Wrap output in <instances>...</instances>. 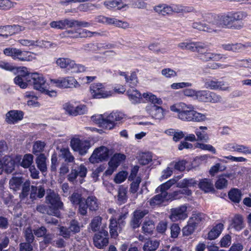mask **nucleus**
I'll return each mask as SVG.
<instances>
[{
  "label": "nucleus",
  "instance_id": "f257e3e1",
  "mask_svg": "<svg viewBox=\"0 0 251 251\" xmlns=\"http://www.w3.org/2000/svg\"><path fill=\"white\" fill-rule=\"evenodd\" d=\"M170 109L176 113V117L182 121L202 122L207 120V114L197 111L192 104L178 102L171 105Z\"/></svg>",
  "mask_w": 251,
  "mask_h": 251
},
{
  "label": "nucleus",
  "instance_id": "f03ea898",
  "mask_svg": "<svg viewBox=\"0 0 251 251\" xmlns=\"http://www.w3.org/2000/svg\"><path fill=\"white\" fill-rule=\"evenodd\" d=\"M178 47L182 50L197 51L198 57L204 61H218L226 58L224 54L210 52L207 50V45L202 42H181L178 44Z\"/></svg>",
  "mask_w": 251,
  "mask_h": 251
},
{
  "label": "nucleus",
  "instance_id": "7ed1b4c3",
  "mask_svg": "<svg viewBox=\"0 0 251 251\" xmlns=\"http://www.w3.org/2000/svg\"><path fill=\"white\" fill-rule=\"evenodd\" d=\"M209 19H210V25L215 29L213 32H217L220 28L225 26L233 27L235 29H240L243 26V24L233 25V20L231 13L229 12L221 15L213 16L209 15Z\"/></svg>",
  "mask_w": 251,
  "mask_h": 251
},
{
  "label": "nucleus",
  "instance_id": "20e7f679",
  "mask_svg": "<svg viewBox=\"0 0 251 251\" xmlns=\"http://www.w3.org/2000/svg\"><path fill=\"white\" fill-rule=\"evenodd\" d=\"M46 202L50 204L48 213L56 217L60 216V210L63 208V203L61 201L59 195L54 191L49 189L47 192Z\"/></svg>",
  "mask_w": 251,
  "mask_h": 251
},
{
  "label": "nucleus",
  "instance_id": "39448f33",
  "mask_svg": "<svg viewBox=\"0 0 251 251\" xmlns=\"http://www.w3.org/2000/svg\"><path fill=\"white\" fill-rule=\"evenodd\" d=\"M57 66L61 69H66L67 72L71 73L78 74L85 72L87 68L85 66L76 63L75 62L69 58L59 57L55 61Z\"/></svg>",
  "mask_w": 251,
  "mask_h": 251
},
{
  "label": "nucleus",
  "instance_id": "423d86ee",
  "mask_svg": "<svg viewBox=\"0 0 251 251\" xmlns=\"http://www.w3.org/2000/svg\"><path fill=\"white\" fill-rule=\"evenodd\" d=\"M110 212H114L112 217L110 219V233L112 238H116L118 232H120L125 225L124 220L126 217L127 213H117L114 210H109Z\"/></svg>",
  "mask_w": 251,
  "mask_h": 251
},
{
  "label": "nucleus",
  "instance_id": "0eeeda50",
  "mask_svg": "<svg viewBox=\"0 0 251 251\" xmlns=\"http://www.w3.org/2000/svg\"><path fill=\"white\" fill-rule=\"evenodd\" d=\"M110 86L104 83H95L90 87V93L94 99H105L114 94Z\"/></svg>",
  "mask_w": 251,
  "mask_h": 251
},
{
  "label": "nucleus",
  "instance_id": "6e6552de",
  "mask_svg": "<svg viewBox=\"0 0 251 251\" xmlns=\"http://www.w3.org/2000/svg\"><path fill=\"white\" fill-rule=\"evenodd\" d=\"M14 74H19L15 77L14 81L15 84L18 85L22 89L27 88L28 83L31 80V76L25 67H18L15 68Z\"/></svg>",
  "mask_w": 251,
  "mask_h": 251
},
{
  "label": "nucleus",
  "instance_id": "1a4fd4ad",
  "mask_svg": "<svg viewBox=\"0 0 251 251\" xmlns=\"http://www.w3.org/2000/svg\"><path fill=\"white\" fill-rule=\"evenodd\" d=\"M50 82L55 86L61 88H77L80 86L78 82L73 76L52 79H50Z\"/></svg>",
  "mask_w": 251,
  "mask_h": 251
},
{
  "label": "nucleus",
  "instance_id": "9d476101",
  "mask_svg": "<svg viewBox=\"0 0 251 251\" xmlns=\"http://www.w3.org/2000/svg\"><path fill=\"white\" fill-rule=\"evenodd\" d=\"M109 150L105 146L96 148L89 157V161L93 164L106 160L109 156Z\"/></svg>",
  "mask_w": 251,
  "mask_h": 251
},
{
  "label": "nucleus",
  "instance_id": "9b49d317",
  "mask_svg": "<svg viewBox=\"0 0 251 251\" xmlns=\"http://www.w3.org/2000/svg\"><path fill=\"white\" fill-rule=\"evenodd\" d=\"M124 114L118 111L112 112L110 114L105 113L106 123L104 125L105 129L108 130L113 129L118 123L124 119Z\"/></svg>",
  "mask_w": 251,
  "mask_h": 251
},
{
  "label": "nucleus",
  "instance_id": "f8f14e48",
  "mask_svg": "<svg viewBox=\"0 0 251 251\" xmlns=\"http://www.w3.org/2000/svg\"><path fill=\"white\" fill-rule=\"evenodd\" d=\"M71 146L75 151L82 155L85 154L90 147V143L86 140H81L74 138L71 141Z\"/></svg>",
  "mask_w": 251,
  "mask_h": 251
},
{
  "label": "nucleus",
  "instance_id": "ddd939ff",
  "mask_svg": "<svg viewBox=\"0 0 251 251\" xmlns=\"http://www.w3.org/2000/svg\"><path fill=\"white\" fill-rule=\"evenodd\" d=\"M187 217V206L185 205H182L171 209L169 218L173 222L184 220Z\"/></svg>",
  "mask_w": 251,
  "mask_h": 251
},
{
  "label": "nucleus",
  "instance_id": "4468645a",
  "mask_svg": "<svg viewBox=\"0 0 251 251\" xmlns=\"http://www.w3.org/2000/svg\"><path fill=\"white\" fill-rule=\"evenodd\" d=\"M22 159L20 155H16L12 157L10 156H5L3 158L2 167L7 173H11L14 170L15 165L18 164Z\"/></svg>",
  "mask_w": 251,
  "mask_h": 251
},
{
  "label": "nucleus",
  "instance_id": "2eb2a0df",
  "mask_svg": "<svg viewBox=\"0 0 251 251\" xmlns=\"http://www.w3.org/2000/svg\"><path fill=\"white\" fill-rule=\"evenodd\" d=\"M204 86L205 88L211 90L228 92L230 90V87L227 83L216 80L206 79Z\"/></svg>",
  "mask_w": 251,
  "mask_h": 251
},
{
  "label": "nucleus",
  "instance_id": "dca6fc26",
  "mask_svg": "<svg viewBox=\"0 0 251 251\" xmlns=\"http://www.w3.org/2000/svg\"><path fill=\"white\" fill-rule=\"evenodd\" d=\"M224 149L229 151H235L244 154H251V148L236 143H228L225 144Z\"/></svg>",
  "mask_w": 251,
  "mask_h": 251
},
{
  "label": "nucleus",
  "instance_id": "f3484780",
  "mask_svg": "<svg viewBox=\"0 0 251 251\" xmlns=\"http://www.w3.org/2000/svg\"><path fill=\"white\" fill-rule=\"evenodd\" d=\"M24 113L21 110H12L6 113L5 121L8 125H15L22 120Z\"/></svg>",
  "mask_w": 251,
  "mask_h": 251
},
{
  "label": "nucleus",
  "instance_id": "a211bd4d",
  "mask_svg": "<svg viewBox=\"0 0 251 251\" xmlns=\"http://www.w3.org/2000/svg\"><path fill=\"white\" fill-rule=\"evenodd\" d=\"M93 240L94 245L97 248H103L108 243V232L104 229H102L100 232L95 234Z\"/></svg>",
  "mask_w": 251,
  "mask_h": 251
},
{
  "label": "nucleus",
  "instance_id": "6ab92c4d",
  "mask_svg": "<svg viewBox=\"0 0 251 251\" xmlns=\"http://www.w3.org/2000/svg\"><path fill=\"white\" fill-rule=\"evenodd\" d=\"M46 80L43 75L37 73H32V87L40 93L44 91Z\"/></svg>",
  "mask_w": 251,
  "mask_h": 251
},
{
  "label": "nucleus",
  "instance_id": "aec40b11",
  "mask_svg": "<svg viewBox=\"0 0 251 251\" xmlns=\"http://www.w3.org/2000/svg\"><path fill=\"white\" fill-rule=\"evenodd\" d=\"M147 110L152 118L160 120L163 119L166 114L165 109L155 105L147 107Z\"/></svg>",
  "mask_w": 251,
  "mask_h": 251
},
{
  "label": "nucleus",
  "instance_id": "412c9836",
  "mask_svg": "<svg viewBox=\"0 0 251 251\" xmlns=\"http://www.w3.org/2000/svg\"><path fill=\"white\" fill-rule=\"evenodd\" d=\"M22 30L21 27L18 25H6L0 26V36L6 38L9 35H13Z\"/></svg>",
  "mask_w": 251,
  "mask_h": 251
},
{
  "label": "nucleus",
  "instance_id": "4be33fe9",
  "mask_svg": "<svg viewBox=\"0 0 251 251\" xmlns=\"http://www.w3.org/2000/svg\"><path fill=\"white\" fill-rule=\"evenodd\" d=\"M147 210H137L133 213V217L130 221V226L133 228H136L139 227L141 219L147 214Z\"/></svg>",
  "mask_w": 251,
  "mask_h": 251
},
{
  "label": "nucleus",
  "instance_id": "5701e85b",
  "mask_svg": "<svg viewBox=\"0 0 251 251\" xmlns=\"http://www.w3.org/2000/svg\"><path fill=\"white\" fill-rule=\"evenodd\" d=\"M119 75L124 77L126 82L130 88H134L139 82L136 73L135 72H131L130 75L124 72H119Z\"/></svg>",
  "mask_w": 251,
  "mask_h": 251
},
{
  "label": "nucleus",
  "instance_id": "b1692460",
  "mask_svg": "<svg viewBox=\"0 0 251 251\" xmlns=\"http://www.w3.org/2000/svg\"><path fill=\"white\" fill-rule=\"evenodd\" d=\"M68 33L73 34L70 37L73 38H85L93 36H99L102 34L98 32H91L85 29L80 30L78 31L73 32L72 30L68 31Z\"/></svg>",
  "mask_w": 251,
  "mask_h": 251
},
{
  "label": "nucleus",
  "instance_id": "393cba45",
  "mask_svg": "<svg viewBox=\"0 0 251 251\" xmlns=\"http://www.w3.org/2000/svg\"><path fill=\"white\" fill-rule=\"evenodd\" d=\"M170 195H168L167 192H163L162 193L156 195L150 201V204L152 206H155L156 205L161 204L162 202L165 201L170 200Z\"/></svg>",
  "mask_w": 251,
  "mask_h": 251
},
{
  "label": "nucleus",
  "instance_id": "a878e982",
  "mask_svg": "<svg viewBox=\"0 0 251 251\" xmlns=\"http://www.w3.org/2000/svg\"><path fill=\"white\" fill-rule=\"evenodd\" d=\"M126 94L130 101L133 103L140 102L143 97L140 92L134 88H129L127 91Z\"/></svg>",
  "mask_w": 251,
  "mask_h": 251
},
{
  "label": "nucleus",
  "instance_id": "bb28decb",
  "mask_svg": "<svg viewBox=\"0 0 251 251\" xmlns=\"http://www.w3.org/2000/svg\"><path fill=\"white\" fill-rule=\"evenodd\" d=\"M224 228V225L222 223L217 224L214 226L208 233V239L212 240L216 239L222 233Z\"/></svg>",
  "mask_w": 251,
  "mask_h": 251
},
{
  "label": "nucleus",
  "instance_id": "cd10ccee",
  "mask_svg": "<svg viewBox=\"0 0 251 251\" xmlns=\"http://www.w3.org/2000/svg\"><path fill=\"white\" fill-rule=\"evenodd\" d=\"M232 176L231 174H224L220 176L215 182V185L218 189H223L227 187L228 185V181L226 178H229Z\"/></svg>",
  "mask_w": 251,
  "mask_h": 251
},
{
  "label": "nucleus",
  "instance_id": "c85d7f7f",
  "mask_svg": "<svg viewBox=\"0 0 251 251\" xmlns=\"http://www.w3.org/2000/svg\"><path fill=\"white\" fill-rule=\"evenodd\" d=\"M199 187L205 193L212 192L214 190L212 181L208 178L201 179L199 183Z\"/></svg>",
  "mask_w": 251,
  "mask_h": 251
},
{
  "label": "nucleus",
  "instance_id": "c756f323",
  "mask_svg": "<svg viewBox=\"0 0 251 251\" xmlns=\"http://www.w3.org/2000/svg\"><path fill=\"white\" fill-rule=\"evenodd\" d=\"M230 226L236 231L242 229L244 227L243 217L240 215H236L232 219Z\"/></svg>",
  "mask_w": 251,
  "mask_h": 251
},
{
  "label": "nucleus",
  "instance_id": "7c9ffc66",
  "mask_svg": "<svg viewBox=\"0 0 251 251\" xmlns=\"http://www.w3.org/2000/svg\"><path fill=\"white\" fill-rule=\"evenodd\" d=\"M206 218V216L203 213H195L193 214L189 221L191 224H193V225L196 226L198 225L202 224L205 221Z\"/></svg>",
  "mask_w": 251,
  "mask_h": 251
},
{
  "label": "nucleus",
  "instance_id": "2f4dec72",
  "mask_svg": "<svg viewBox=\"0 0 251 251\" xmlns=\"http://www.w3.org/2000/svg\"><path fill=\"white\" fill-rule=\"evenodd\" d=\"M142 96L146 101L151 102L154 105H161L163 103V101L161 98H158L156 95L151 92L144 93L143 94Z\"/></svg>",
  "mask_w": 251,
  "mask_h": 251
},
{
  "label": "nucleus",
  "instance_id": "473e14b6",
  "mask_svg": "<svg viewBox=\"0 0 251 251\" xmlns=\"http://www.w3.org/2000/svg\"><path fill=\"white\" fill-rule=\"evenodd\" d=\"M207 129V127L204 126H201L199 128H197L195 130V134L198 140L208 142L209 137L205 131Z\"/></svg>",
  "mask_w": 251,
  "mask_h": 251
},
{
  "label": "nucleus",
  "instance_id": "72a5a7b5",
  "mask_svg": "<svg viewBox=\"0 0 251 251\" xmlns=\"http://www.w3.org/2000/svg\"><path fill=\"white\" fill-rule=\"evenodd\" d=\"M25 236L27 243H22L20 245L21 251H30L31 250L30 241L31 239V230L29 228L25 231Z\"/></svg>",
  "mask_w": 251,
  "mask_h": 251
},
{
  "label": "nucleus",
  "instance_id": "f704fd0d",
  "mask_svg": "<svg viewBox=\"0 0 251 251\" xmlns=\"http://www.w3.org/2000/svg\"><path fill=\"white\" fill-rule=\"evenodd\" d=\"M47 158L44 154L41 153L36 159L37 167L43 173L47 171Z\"/></svg>",
  "mask_w": 251,
  "mask_h": 251
},
{
  "label": "nucleus",
  "instance_id": "c9c22d12",
  "mask_svg": "<svg viewBox=\"0 0 251 251\" xmlns=\"http://www.w3.org/2000/svg\"><path fill=\"white\" fill-rule=\"evenodd\" d=\"M210 24V20L208 22V24H203L200 22H194L192 24V27L200 30L212 32L213 30H215V29L212 28V26H211Z\"/></svg>",
  "mask_w": 251,
  "mask_h": 251
},
{
  "label": "nucleus",
  "instance_id": "e433bc0d",
  "mask_svg": "<svg viewBox=\"0 0 251 251\" xmlns=\"http://www.w3.org/2000/svg\"><path fill=\"white\" fill-rule=\"evenodd\" d=\"M180 177L174 178L167 181L166 182L162 184L156 189L157 192H160L162 193L163 192H167L166 191L169 189L173 185L176 183Z\"/></svg>",
  "mask_w": 251,
  "mask_h": 251
},
{
  "label": "nucleus",
  "instance_id": "4c0bfd02",
  "mask_svg": "<svg viewBox=\"0 0 251 251\" xmlns=\"http://www.w3.org/2000/svg\"><path fill=\"white\" fill-rule=\"evenodd\" d=\"M155 11L162 15L171 14L170 5L166 4H160L154 7Z\"/></svg>",
  "mask_w": 251,
  "mask_h": 251
},
{
  "label": "nucleus",
  "instance_id": "58836bf2",
  "mask_svg": "<svg viewBox=\"0 0 251 251\" xmlns=\"http://www.w3.org/2000/svg\"><path fill=\"white\" fill-rule=\"evenodd\" d=\"M31 53L29 51L18 50L15 60L21 61H29L30 60Z\"/></svg>",
  "mask_w": 251,
  "mask_h": 251
},
{
  "label": "nucleus",
  "instance_id": "ea45409f",
  "mask_svg": "<svg viewBox=\"0 0 251 251\" xmlns=\"http://www.w3.org/2000/svg\"><path fill=\"white\" fill-rule=\"evenodd\" d=\"M242 194L237 189H232L228 193L229 199L234 202L238 203L241 200Z\"/></svg>",
  "mask_w": 251,
  "mask_h": 251
},
{
  "label": "nucleus",
  "instance_id": "a19ab883",
  "mask_svg": "<svg viewBox=\"0 0 251 251\" xmlns=\"http://www.w3.org/2000/svg\"><path fill=\"white\" fill-rule=\"evenodd\" d=\"M159 245L156 240H150L147 241L144 245L143 250L145 251H154L156 250Z\"/></svg>",
  "mask_w": 251,
  "mask_h": 251
},
{
  "label": "nucleus",
  "instance_id": "79ce46f5",
  "mask_svg": "<svg viewBox=\"0 0 251 251\" xmlns=\"http://www.w3.org/2000/svg\"><path fill=\"white\" fill-rule=\"evenodd\" d=\"M126 159V156L122 153H115L110 159L109 162L117 168L121 163L123 162Z\"/></svg>",
  "mask_w": 251,
  "mask_h": 251
},
{
  "label": "nucleus",
  "instance_id": "37998d69",
  "mask_svg": "<svg viewBox=\"0 0 251 251\" xmlns=\"http://www.w3.org/2000/svg\"><path fill=\"white\" fill-rule=\"evenodd\" d=\"M210 91L207 90H199L197 91L196 96L194 99L199 101L208 102Z\"/></svg>",
  "mask_w": 251,
  "mask_h": 251
},
{
  "label": "nucleus",
  "instance_id": "c03bdc74",
  "mask_svg": "<svg viewBox=\"0 0 251 251\" xmlns=\"http://www.w3.org/2000/svg\"><path fill=\"white\" fill-rule=\"evenodd\" d=\"M105 21L109 24L114 25L119 27L127 28L129 27V25L127 23L122 22L115 18H107Z\"/></svg>",
  "mask_w": 251,
  "mask_h": 251
},
{
  "label": "nucleus",
  "instance_id": "a18cd8bd",
  "mask_svg": "<svg viewBox=\"0 0 251 251\" xmlns=\"http://www.w3.org/2000/svg\"><path fill=\"white\" fill-rule=\"evenodd\" d=\"M222 48L226 50L239 51L244 49V46L242 44L222 45Z\"/></svg>",
  "mask_w": 251,
  "mask_h": 251
},
{
  "label": "nucleus",
  "instance_id": "49530a36",
  "mask_svg": "<svg viewBox=\"0 0 251 251\" xmlns=\"http://www.w3.org/2000/svg\"><path fill=\"white\" fill-rule=\"evenodd\" d=\"M23 181L20 177H13L9 181V186L11 189L16 191L20 189Z\"/></svg>",
  "mask_w": 251,
  "mask_h": 251
},
{
  "label": "nucleus",
  "instance_id": "de8ad7c7",
  "mask_svg": "<svg viewBox=\"0 0 251 251\" xmlns=\"http://www.w3.org/2000/svg\"><path fill=\"white\" fill-rule=\"evenodd\" d=\"M91 120L95 124L105 128L104 125L106 123L105 113L104 114L95 115L91 117Z\"/></svg>",
  "mask_w": 251,
  "mask_h": 251
},
{
  "label": "nucleus",
  "instance_id": "09e8293b",
  "mask_svg": "<svg viewBox=\"0 0 251 251\" xmlns=\"http://www.w3.org/2000/svg\"><path fill=\"white\" fill-rule=\"evenodd\" d=\"M86 203L91 210H96L98 208L99 203L95 197H89L86 201Z\"/></svg>",
  "mask_w": 251,
  "mask_h": 251
},
{
  "label": "nucleus",
  "instance_id": "8fccbe9b",
  "mask_svg": "<svg viewBox=\"0 0 251 251\" xmlns=\"http://www.w3.org/2000/svg\"><path fill=\"white\" fill-rule=\"evenodd\" d=\"M154 224L152 221H145L142 226L143 231L146 234H151L154 229Z\"/></svg>",
  "mask_w": 251,
  "mask_h": 251
},
{
  "label": "nucleus",
  "instance_id": "3c124183",
  "mask_svg": "<svg viewBox=\"0 0 251 251\" xmlns=\"http://www.w3.org/2000/svg\"><path fill=\"white\" fill-rule=\"evenodd\" d=\"M187 161L185 160H182L177 162H173L170 164V166L173 167L175 169L179 171H183L186 168V165Z\"/></svg>",
  "mask_w": 251,
  "mask_h": 251
},
{
  "label": "nucleus",
  "instance_id": "603ef678",
  "mask_svg": "<svg viewBox=\"0 0 251 251\" xmlns=\"http://www.w3.org/2000/svg\"><path fill=\"white\" fill-rule=\"evenodd\" d=\"M195 147L196 148H199L202 150L208 151L212 152L213 153H216V149L214 147L210 144H206L202 143L197 142L195 144Z\"/></svg>",
  "mask_w": 251,
  "mask_h": 251
},
{
  "label": "nucleus",
  "instance_id": "864d4df0",
  "mask_svg": "<svg viewBox=\"0 0 251 251\" xmlns=\"http://www.w3.org/2000/svg\"><path fill=\"white\" fill-rule=\"evenodd\" d=\"M196 181L194 179H184L177 184V187L179 188L188 187L195 185Z\"/></svg>",
  "mask_w": 251,
  "mask_h": 251
},
{
  "label": "nucleus",
  "instance_id": "5fc2aeb1",
  "mask_svg": "<svg viewBox=\"0 0 251 251\" xmlns=\"http://www.w3.org/2000/svg\"><path fill=\"white\" fill-rule=\"evenodd\" d=\"M230 13L233 22L243 20L248 16L247 13L244 11L231 12Z\"/></svg>",
  "mask_w": 251,
  "mask_h": 251
},
{
  "label": "nucleus",
  "instance_id": "6e6d98bb",
  "mask_svg": "<svg viewBox=\"0 0 251 251\" xmlns=\"http://www.w3.org/2000/svg\"><path fill=\"white\" fill-rule=\"evenodd\" d=\"M161 75L167 78H171L176 77L177 75V73L171 68H164L161 70Z\"/></svg>",
  "mask_w": 251,
  "mask_h": 251
},
{
  "label": "nucleus",
  "instance_id": "4d7b16f0",
  "mask_svg": "<svg viewBox=\"0 0 251 251\" xmlns=\"http://www.w3.org/2000/svg\"><path fill=\"white\" fill-rule=\"evenodd\" d=\"M128 173L126 171H121L116 174L114 181L117 184H120L123 182L127 178Z\"/></svg>",
  "mask_w": 251,
  "mask_h": 251
},
{
  "label": "nucleus",
  "instance_id": "13d9d810",
  "mask_svg": "<svg viewBox=\"0 0 251 251\" xmlns=\"http://www.w3.org/2000/svg\"><path fill=\"white\" fill-rule=\"evenodd\" d=\"M21 166L24 168H29V170L31 172L30 166L31 164V155L30 154H26L24 155L22 161L20 162Z\"/></svg>",
  "mask_w": 251,
  "mask_h": 251
},
{
  "label": "nucleus",
  "instance_id": "bf43d9fd",
  "mask_svg": "<svg viewBox=\"0 0 251 251\" xmlns=\"http://www.w3.org/2000/svg\"><path fill=\"white\" fill-rule=\"evenodd\" d=\"M222 101L223 98L221 95L210 91L208 102L215 103H221Z\"/></svg>",
  "mask_w": 251,
  "mask_h": 251
},
{
  "label": "nucleus",
  "instance_id": "052dcab7",
  "mask_svg": "<svg viewBox=\"0 0 251 251\" xmlns=\"http://www.w3.org/2000/svg\"><path fill=\"white\" fill-rule=\"evenodd\" d=\"M76 174L78 176H79L81 178L79 180L80 183L83 182V178L85 177L87 173V168L83 164H81L78 166L77 169H76Z\"/></svg>",
  "mask_w": 251,
  "mask_h": 251
},
{
  "label": "nucleus",
  "instance_id": "680f3d73",
  "mask_svg": "<svg viewBox=\"0 0 251 251\" xmlns=\"http://www.w3.org/2000/svg\"><path fill=\"white\" fill-rule=\"evenodd\" d=\"M192 86V84L190 82H181L173 83L171 85L170 87L172 89L177 90L179 89H183L184 88L190 87Z\"/></svg>",
  "mask_w": 251,
  "mask_h": 251
},
{
  "label": "nucleus",
  "instance_id": "e2e57ef3",
  "mask_svg": "<svg viewBox=\"0 0 251 251\" xmlns=\"http://www.w3.org/2000/svg\"><path fill=\"white\" fill-rule=\"evenodd\" d=\"M61 155L65 160L68 162H72L74 161V157L72 155L68 149H63L61 150Z\"/></svg>",
  "mask_w": 251,
  "mask_h": 251
},
{
  "label": "nucleus",
  "instance_id": "0e129e2a",
  "mask_svg": "<svg viewBox=\"0 0 251 251\" xmlns=\"http://www.w3.org/2000/svg\"><path fill=\"white\" fill-rule=\"evenodd\" d=\"M126 190L124 187H120L118 191V200L120 203H124L126 200Z\"/></svg>",
  "mask_w": 251,
  "mask_h": 251
},
{
  "label": "nucleus",
  "instance_id": "69168bd1",
  "mask_svg": "<svg viewBox=\"0 0 251 251\" xmlns=\"http://www.w3.org/2000/svg\"><path fill=\"white\" fill-rule=\"evenodd\" d=\"M45 146V144L43 142L40 141L35 142L33 146L32 152L36 154L42 152L44 150Z\"/></svg>",
  "mask_w": 251,
  "mask_h": 251
},
{
  "label": "nucleus",
  "instance_id": "338daca9",
  "mask_svg": "<svg viewBox=\"0 0 251 251\" xmlns=\"http://www.w3.org/2000/svg\"><path fill=\"white\" fill-rule=\"evenodd\" d=\"M15 4L9 0H0V9L8 10L14 7Z\"/></svg>",
  "mask_w": 251,
  "mask_h": 251
},
{
  "label": "nucleus",
  "instance_id": "774afa93",
  "mask_svg": "<svg viewBox=\"0 0 251 251\" xmlns=\"http://www.w3.org/2000/svg\"><path fill=\"white\" fill-rule=\"evenodd\" d=\"M18 49L16 48H7L3 50V53L7 56L11 57L15 60Z\"/></svg>",
  "mask_w": 251,
  "mask_h": 251
}]
</instances>
